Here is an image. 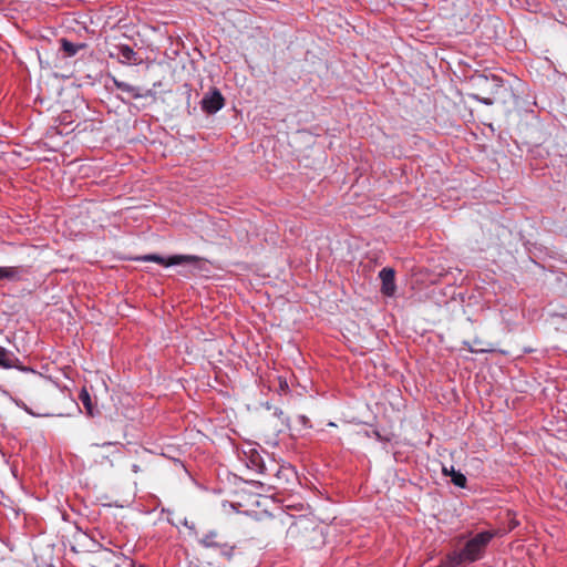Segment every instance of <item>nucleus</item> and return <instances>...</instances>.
Here are the masks:
<instances>
[{
    "label": "nucleus",
    "instance_id": "12",
    "mask_svg": "<svg viewBox=\"0 0 567 567\" xmlns=\"http://www.w3.org/2000/svg\"><path fill=\"white\" fill-rule=\"evenodd\" d=\"M61 48L69 56H74L81 49L84 48V44L73 43L66 39H62Z\"/></svg>",
    "mask_w": 567,
    "mask_h": 567
},
{
    "label": "nucleus",
    "instance_id": "1",
    "mask_svg": "<svg viewBox=\"0 0 567 567\" xmlns=\"http://www.w3.org/2000/svg\"><path fill=\"white\" fill-rule=\"evenodd\" d=\"M495 530H483L471 537L460 550H453L442 560L440 567H467L470 564L482 559L493 538Z\"/></svg>",
    "mask_w": 567,
    "mask_h": 567
},
{
    "label": "nucleus",
    "instance_id": "6",
    "mask_svg": "<svg viewBox=\"0 0 567 567\" xmlns=\"http://www.w3.org/2000/svg\"><path fill=\"white\" fill-rule=\"evenodd\" d=\"M394 270L392 268H383L379 272L382 286L381 291L388 297H392L395 292L396 286L394 280Z\"/></svg>",
    "mask_w": 567,
    "mask_h": 567
},
{
    "label": "nucleus",
    "instance_id": "9",
    "mask_svg": "<svg viewBox=\"0 0 567 567\" xmlns=\"http://www.w3.org/2000/svg\"><path fill=\"white\" fill-rule=\"evenodd\" d=\"M442 473L446 476H450L451 477V481L452 483L457 486V487H461V488H464L466 486V476L460 472V471H456L454 468V466H443L442 468Z\"/></svg>",
    "mask_w": 567,
    "mask_h": 567
},
{
    "label": "nucleus",
    "instance_id": "8",
    "mask_svg": "<svg viewBox=\"0 0 567 567\" xmlns=\"http://www.w3.org/2000/svg\"><path fill=\"white\" fill-rule=\"evenodd\" d=\"M19 363H20L19 359L12 351H10L3 347H0V368H2V369H21Z\"/></svg>",
    "mask_w": 567,
    "mask_h": 567
},
{
    "label": "nucleus",
    "instance_id": "14",
    "mask_svg": "<svg viewBox=\"0 0 567 567\" xmlns=\"http://www.w3.org/2000/svg\"><path fill=\"white\" fill-rule=\"evenodd\" d=\"M80 400L82 401L83 405L85 406V409L87 410V412L90 414H92V402H91V396L87 392L86 389H82L81 392H80Z\"/></svg>",
    "mask_w": 567,
    "mask_h": 567
},
{
    "label": "nucleus",
    "instance_id": "5",
    "mask_svg": "<svg viewBox=\"0 0 567 567\" xmlns=\"http://www.w3.org/2000/svg\"><path fill=\"white\" fill-rule=\"evenodd\" d=\"M224 103L225 101L221 93L218 90H214L203 97L202 107L207 113L214 114L223 109Z\"/></svg>",
    "mask_w": 567,
    "mask_h": 567
},
{
    "label": "nucleus",
    "instance_id": "3",
    "mask_svg": "<svg viewBox=\"0 0 567 567\" xmlns=\"http://www.w3.org/2000/svg\"><path fill=\"white\" fill-rule=\"evenodd\" d=\"M109 55L126 65H137L142 62L137 53L127 44L115 45Z\"/></svg>",
    "mask_w": 567,
    "mask_h": 567
},
{
    "label": "nucleus",
    "instance_id": "22",
    "mask_svg": "<svg viewBox=\"0 0 567 567\" xmlns=\"http://www.w3.org/2000/svg\"><path fill=\"white\" fill-rule=\"evenodd\" d=\"M111 445H115V443H113V442H105L101 446L104 447V446H111ZM94 446H100V445L99 444H94Z\"/></svg>",
    "mask_w": 567,
    "mask_h": 567
},
{
    "label": "nucleus",
    "instance_id": "23",
    "mask_svg": "<svg viewBox=\"0 0 567 567\" xmlns=\"http://www.w3.org/2000/svg\"><path fill=\"white\" fill-rule=\"evenodd\" d=\"M328 425L329 426H336V424L333 422H329Z\"/></svg>",
    "mask_w": 567,
    "mask_h": 567
},
{
    "label": "nucleus",
    "instance_id": "17",
    "mask_svg": "<svg viewBox=\"0 0 567 567\" xmlns=\"http://www.w3.org/2000/svg\"><path fill=\"white\" fill-rule=\"evenodd\" d=\"M219 549H220V555L223 557L227 558L228 560L231 559V557L234 555L233 546H228L227 544H221Z\"/></svg>",
    "mask_w": 567,
    "mask_h": 567
},
{
    "label": "nucleus",
    "instance_id": "16",
    "mask_svg": "<svg viewBox=\"0 0 567 567\" xmlns=\"http://www.w3.org/2000/svg\"><path fill=\"white\" fill-rule=\"evenodd\" d=\"M470 97H472L473 100H476L477 102H480L484 105H493L494 104V99L492 96H483V95H480L478 93H472V94H470Z\"/></svg>",
    "mask_w": 567,
    "mask_h": 567
},
{
    "label": "nucleus",
    "instance_id": "19",
    "mask_svg": "<svg viewBox=\"0 0 567 567\" xmlns=\"http://www.w3.org/2000/svg\"><path fill=\"white\" fill-rule=\"evenodd\" d=\"M468 349H470L471 352H474V353L487 352L488 351L487 349H478V348H473V347H470Z\"/></svg>",
    "mask_w": 567,
    "mask_h": 567
},
{
    "label": "nucleus",
    "instance_id": "4",
    "mask_svg": "<svg viewBox=\"0 0 567 567\" xmlns=\"http://www.w3.org/2000/svg\"><path fill=\"white\" fill-rule=\"evenodd\" d=\"M140 260L146 261V262L153 261V262H157V264L169 267V266L181 265V264H185V262H194L197 260V257L192 256V255H174V256L169 257L168 259H165L164 257H162L159 255L151 254V255H145V256L141 257Z\"/></svg>",
    "mask_w": 567,
    "mask_h": 567
},
{
    "label": "nucleus",
    "instance_id": "7",
    "mask_svg": "<svg viewBox=\"0 0 567 567\" xmlns=\"http://www.w3.org/2000/svg\"><path fill=\"white\" fill-rule=\"evenodd\" d=\"M112 82L120 91L127 93L133 99H143L152 95V91L147 90L145 93H142L141 90L134 85H131L124 81H120L116 78H112Z\"/></svg>",
    "mask_w": 567,
    "mask_h": 567
},
{
    "label": "nucleus",
    "instance_id": "18",
    "mask_svg": "<svg viewBox=\"0 0 567 567\" xmlns=\"http://www.w3.org/2000/svg\"><path fill=\"white\" fill-rule=\"evenodd\" d=\"M250 461H251V467H252L254 470H259V471H261V465H260V463H259V461H260V456H259V454H258V453H254V454L251 455Z\"/></svg>",
    "mask_w": 567,
    "mask_h": 567
},
{
    "label": "nucleus",
    "instance_id": "10",
    "mask_svg": "<svg viewBox=\"0 0 567 567\" xmlns=\"http://www.w3.org/2000/svg\"><path fill=\"white\" fill-rule=\"evenodd\" d=\"M22 269L20 267L0 266V280H19Z\"/></svg>",
    "mask_w": 567,
    "mask_h": 567
},
{
    "label": "nucleus",
    "instance_id": "15",
    "mask_svg": "<svg viewBox=\"0 0 567 567\" xmlns=\"http://www.w3.org/2000/svg\"><path fill=\"white\" fill-rule=\"evenodd\" d=\"M293 475L295 472L290 465H282L277 472V477L279 480L281 478V476L285 477L286 480H289V477Z\"/></svg>",
    "mask_w": 567,
    "mask_h": 567
},
{
    "label": "nucleus",
    "instance_id": "13",
    "mask_svg": "<svg viewBox=\"0 0 567 567\" xmlns=\"http://www.w3.org/2000/svg\"><path fill=\"white\" fill-rule=\"evenodd\" d=\"M308 524H309L308 519H305V518H300V519L293 522L288 528V535L290 537H295L299 532L306 530L308 528L307 527Z\"/></svg>",
    "mask_w": 567,
    "mask_h": 567
},
{
    "label": "nucleus",
    "instance_id": "11",
    "mask_svg": "<svg viewBox=\"0 0 567 567\" xmlns=\"http://www.w3.org/2000/svg\"><path fill=\"white\" fill-rule=\"evenodd\" d=\"M217 536L216 530H210L199 539V544L206 548H219L221 543L216 540Z\"/></svg>",
    "mask_w": 567,
    "mask_h": 567
},
{
    "label": "nucleus",
    "instance_id": "20",
    "mask_svg": "<svg viewBox=\"0 0 567 567\" xmlns=\"http://www.w3.org/2000/svg\"><path fill=\"white\" fill-rule=\"evenodd\" d=\"M184 525H185L188 529H190V530H195V525H194V524H190V525H189V524H188V522H187V519H185V520H184Z\"/></svg>",
    "mask_w": 567,
    "mask_h": 567
},
{
    "label": "nucleus",
    "instance_id": "21",
    "mask_svg": "<svg viewBox=\"0 0 567 567\" xmlns=\"http://www.w3.org/2000/svg\"><path fill=\"white\" fill-rule=\"evenodd\" d=\"M132 471H133L134 473H138V472H141V467H140V465H137V464H133V465H132Z\"/></svg>",
    "mask_w": 567,
    "mask_h": 567
},
{
    "label": "nucleus",
    "instance_id": "2",
    "mask_svg": "<svg viewBox=\"0 0 567 567\" xmlns=\"http://www.w3.org/2000/svg\"><path fill=\"white\" fill-rule=\"evenodd\" d=\"M471 83L473 87L491 95L497 94L503 86L502 81L497 76L488 78L484 74L474 75L471 79Z\"/></svg>",
    "mask_w": 567,
    "mask_h": 567
}]
</instances>
